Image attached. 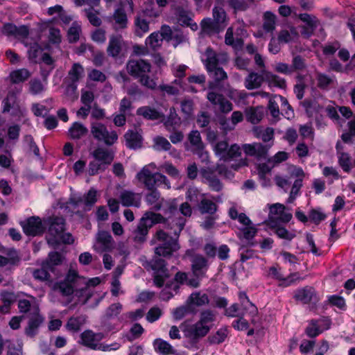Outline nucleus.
<instances>
[{
	"instance_id": "f257e3e1",
	"label": "nucleus",
	"mask_w": 355,
	"mask_h": 355,
	"mask_svg": "<svg viewBox=\"0 0 355 355\" xmlns=\"http://www.w3.org/2000/svg\"><path fill=\"white\" fill-rule=\"evenodd\" d=\"M162 209L166 217H164V221L161 223L164 224V227L170 230L169 233L175 238L169 236L162 230H158L155 238L160 244L155 248V253L158 257H168L180 249L178 239L184 229L186 219L180 216L175 200L171 201L164 200Z\"/></svg>"
},
{
	"instance_id": "f03ea898",
	"label": "nucleus",
	"mask_w": 355,
	"mask_h": 355,
	"mask_svg": "<svg viewBox=\"0 0 355 355\" xmlns=\"http://www.w3.org/2000/svg\"><path fill=\"white\" fill-rule=\"evenodd\" d=\"M100 283L99 277L87 280L79 276L76 271L69 270L63 280L54 284L53 290L63 297H71L75 294L79 298L80 302L85 304L93 295L91 287H94Z\"/></svg>"
},
{
	"instance_id": "7ed1b4c3",
	"label": "nucleus",
	"mask_w": 355,
	"mask_h": 355,
	"mask_svg": "<svg viewBox=\"0 0 355 355\" xmlns=\"http://www.w3.org/2000/svg\"><path fill=\"white\" fill-rule=\"evenodd\" d=\"M216 320V312L206 309L200 312L199 320L196 322L184 325L182 331L184 337L189 340V345L186 347L197 349V344L209 334Z\"/></svg>"
},
{
	"instance_id": "20e7f679",
	"label": "nucleus",
	"mask_w": 355,
	"mask_h": 355,
	"mask_svg": "<svg viewBox=\"0 0 355 355\" xmlns=\"http://www.w3.org/2000/svg\"><path fill=\"white\" fill-rule=\"evenodd\" d=\"M164 221V216L153 211L145 212L132 233V241L138 245L146 241L149 230L155 224Z\"/></svg>"
},
{
	"instance_id": "39448f33",
	"label": "nucleus",
	"mask_w": 355,
	"mask_h": 355,
	"mask_svg": "<svg viewBox=\"0 0 355 355\" xmlns=\"http://www.w3.org/2000/svg\"><path fill=\"white\" fill-rule=\"evenodd\" d=\"M272 144L263 145L261 143L246 144L243 145V150L246 155L254 157L258 160H267L273 164H279L288 158L285 151H279L273 157L268 158V153Z\"/></svg>"
},
{
	"instance_id": "423d86ee",
	"label": "nucleus",
	"mask_w": 355,
	"mask_h": 355,
	"mask_svg": "<svg viewBox=\"0 0 355 355\" xmlns=\"http://www.w3.org/2000/svg\"><path fill=\"white\" fill-rule=\"evenodd\" d=\"M260 72L261 74L256 72H250L246 76L244 85L248 89L259 88L264 80L268 83L270 87H277L279 88H284L286 87V81L284 78L266 69H262Z\"/></svg>"
},
{
	"instance_id": "0eeeda50",
	"label": "nucleus",
	"mask_w": 355,
	"mask_h": 355,
	"mask_svg": "<svg viewBox=\"0 0 355 355\" xmlns=\"http://www.w3.org/2000/svg\"><path fill=\"white\" fill-rule=\"evenodd\" d=\"M156 165L154 163L144 166L136 175L137 180L146 189H155L162 184H168L167 178L163 174L155 172Z\"/></svg>"
},
{
	"instance_id": "6e6552de",
	"label": "nucleus",
	"mask_w": 355,
	"mask_h": 355,
	"mask_svg": "<svg viewBox=\"0 0 355 355\" xmlns=\"http://www.w3.org/2000/svg\"><path fill=\"white\" fill-rule=\"evenodd\" d=\"M191 272L193 277L190 278L189 286L198 288L200 285V281L207 277L206 274L210 266L209 259L204 255L196 254L191 258Z\"/></svg>"
},
{
	"instance_id": "1a4fd4ad",
	"label": "nucleus",
	"mask_w": 355,
	"mask_h": 355,
	"mask_svg": "<svg viewBox=\"0 0 355 355\" xmlns=\"http://www.w3.org/2000/svg\"><path fill=\"white\" fill-rule=\"evenodd\" d=\"M147 270L153 271V282L156 286L161 288L164 286L166 279L169 277V272L166 268V261L158 257L153 258L144 265Z\"/></svg>"
},
{
	"instance_id": "9d476101",
	"label": "nucleus",
	"mask_w": 355,
	"mask_h": 355,
	"mask_svg": "<svg viewBox=\"0 0 355 355\" xmlns=\"http://www.w3.org/2000/svg\"><path fill=\"white\" fill-rule=\"evenodd\" d=\"M91 133L96 140L103 142L109 146L113 145L118 139V135L116 131H109L107 126L100 122L92 123Z\"/></svg>"
},
{
	"instance_id": "9b49d317",
	"label": "nucleus",
	"mask_w": 355,
	"mask_h": 355,
	"mask_svg": "<svg viewBox=\"0 0 355 355\" xmlns=\"http://www.w3.org/2000/svg\"><path fill=\"white\" fill-rule=\"evenodd\" d=\"M216 154L225 162H229L239 158L241 155V149L236 144H232L229 146L226 141L218 142L215 146Z\"/></svg>"
},
{
	"instance_id": "f8f14e48",
	"label": "nucleus",
	"mask_w": 355,
	"mask_h": 355,
	"mask_svg": "<svg viewBox=\"0 0 355 355\" xmlns=\"http://www.w3.org/2000/svg\"><path fill=\"white\" fill-rule=\"evenodd\" d=\"M105 338L103 333H95L92 330L84 331L80 336V343L89 349L100 350L103 343L101 341Z\"/></svg>"
},
{
	"instance_id": "ddd939ff",
	"label": "nucleus",
	"mask_w": 355,
	"mask_h": 355,
	"mask_svg": "<svg viewBox=\"0 0 355 355\" xmlns=\"http://www.w3.org/2000/svg\"><path fill=\"white\" fill-rule=\"evenodd\" d=\"M128 73L136 79L146 73H149L151 71V64L149 62L139 59L130 60L126 64Z\"/></svg>"
},
{
	"instance_id": "4468645a",
	"label": "nucleus",
	"mask_w": 355,
	"mask_h": 355,
	"mask_svg": "<svg viewBox=\"0 0 355 355\" xmlns=\"http://www.w3.org/2000/svg\"><path fill=\"white\" fill-rule=\"evenodd\" d=\"M293 298L303 304H315L319 301L315 289L310 286L297 288L294 293Z\"/></svg>"
},
{
	"instance_id": "2eb2a0df",
	"label": "nucleus",
	"mask_w": 355,
	"mask_h": 355,
	"mask_svg": "<svg viewBox=\"0 0 355 355\" xmlns=\"http://www.w3.org/2000/svg\"><path fill=\"white\" fill-rule=\"evenodd\" d=\"M268 277L280 282L279 286L287 287L292 285L297 279H299L297 273H291L287 277L282 272L281 268L279 266H271L268 270Z\"/></svg>"
},
{
	"instance_id": "dca6fc26",
	"label": "nucleus",
	"mask_w": 355,
	"mask_h": 355,
	"mask_svg": "<svg viewBox=\"0 0 355 355\" xmlns=\"http://www.w3.org/2000/svg\"><path fill=\"white\" fill-rule=\"evenodd\" d=\"M85 69L79 62L73 63L68 71L67 79L69 84L67 86V91L75 92L77 89L78 83L84 77Z\"/></svg>"
},
{
	"instance_id": "f3484780",
	"label": "nucleus",
	"mask_w": 355,
	"mask_h": 355,
	"mask_svg": "<svg viewBox=\"0 0 355 355\" xmlns=\"http://www.w3.org/2000/svg\"><path fill=\"white\" fill-rule=\"evenodd\" d=\"M207 99L215 107H217L223 113H228L233 109L232 103L223 94L210 91L207 94Z\"/></svg>"
},
{
	"instance_id": "a211bd4d",
	"label": "nucleus",
	"mask_w": 355,
	"mask_h": 355,
	"mask_svg": "<svg viewBox=\"0 0 355 355\" xmlns=\"http://www.w3.org/2000/svg\"><path fill=\"white\" fill-rule=\"evenodd\" d=\"M23 231L27 236H35L44 232L42 220L38 216H32L21 223Z\"/></svg>"
},
{
	"instance_id": "6ab92c4d",
	"label": "nucleus",
	"mask_w": 355,
	"mask_h": 355,
	"mask_svg": "<svg viewBox=\"0 0 355 355\" xmlns=\"http://www.w3.org/2000/svg\"><path fill=\"white\" fill-rule=\"evenodd\" d=\"M114 242L111 234L105 231L99 232L94 245V249L99 252L110 251L114 248Z\"/></svg>"
},
{
	"instance_id": "aec40b11",
	"label": "nucleus",
	"mask_w": 355,
	"mask_h": 355,
	"mask_svg": "<svg viewBox=\"0 0 355 355\" xmlns=\"http://www.w3.org/2000/svg\"><path fill=\"white\" fill-rule=\"evenodd\" d=\"M119 200L123 207H139L141 202V195L133 191L125 189L121 191Z\"/></svg>"
},
{
	"instance_id": "412c9836",
	"label": "nucleus",
	"mask_w": 355,
	"mask_h": 355,
	"mask_svg": "<svg viewBox=\"0 0 355 355\" xmlns=\"http://www.w3.org/2000/svg\"><path fill=\"white\" fill-rule=\"evenodd\" d=\"M92 157L99 162L106 168L114 159V152L103 147H98L92 153Z\"/></svg>"
},
{
	"instance_id": "4be33fe9",
	"label": "nucleus",
	"mask_w": 355,
	"mask_h": 355,
	"mask_svg": "<svg viewBox=\"0 0 355 355\" xmlns=\"http://www.w3.org/2000/svg\"><path fill=\"white\" fill-rule=\"evenodd\" d=\"M200 173L202 178V182L207 184L211 190L220 191L222 189L223 185L212 170L202 168Z\"/></svg>"
},
{
	"instance_id": "5701e85b",
	"label": "nucleus",
	"mask_w": 355,
	"mask_h": 355,
	"mask_svg": "<svg viewBox=\"0 0 355 355\" xmlns=\"http://www.w3.org/2000/svg\"><path fill=\"white\" fill-rule=\"evenodd\" d=\"M96 193L97 192L95 189H90L83 197L71 199V202L75 207L84 204L85 210L89 211L97 201Z\"/></svg>"
},
{
	"instance_id": "b1692460",
	"label": "nucleus",
	"mask_w": 355,
	"mask_h": 355,
	"mask_svg": "<svg viewBox=\"0 0 355 355\" xmlns=\"http://www.w3.org/2000/svg\"><path fill=\"white\" fill-rule=\"evenodd\" d=\"M124 46V41L121 35H112L110 37L107 48V55L114 58H117Z\"/></svg>"
},
{
	"instance_id": "393cba45",
	"label": "nucleus",
	"mask_w": 355,
	"mask_h": 355,
	"mask_svg": "<svg viewBox=\"0 0 355 355\" xmlns=\"http://www.w3.org/2000/svg\"><path fill=\"white\" fill-rule=\"evenodd\" d=\"M305 173L302 168L294 166L291 171V177H294L296 180L294 181L291 190V198L295 199L299 195L300 191L302 187L303 179Z\"/></svg>"
},
{
	"instance_id": "a878e982",
	"label": "nucleus",
	"mask_w": 355,
	"mask_h": 355,
	"mask_svg": "<svg viewBox=\"0 0 355 355\" xmlns=\"http://www.w3.org/2000/svg\"><path fill=\"white\" fill-rule=\"evenodd\" d=\"M65 230V219L62 217L55 216L51 219L49 227V233L53 237L50 239L49 243H53V241L62 234Z\"/></svg>"
},
{
	"instance_id": "bb28decb",
	"label": "nucleus",
	"mask_w": 355,
	"mask_h": 355,
	"mask_svg": "<svg viewBox=\"0 0 355 355\" xmlns=\"http://www.w3.org/2000/svg\"><path fill=\"white\" fill-rule=\"evenodd\" d=\"M148 190L150 192L146 195L145 200L146 203L152 206L151 209L154 211L161 210L163 206L164 199L161 198L159 191L157 190V188Z\"/></svg>"
},
{
	"instance_id": "cd10ccee",
	"label": "nucleus",
	"mask_w": 355,
	"mask_h": 355,
	"mask_svg": "<svg viewBox=\"0 0 355 355\" xmlns=\"http://www.w3.org/2000/svg\"><path fill=\"white\" fill-rule=\"evenodd\" d=\"M125 145L130 149H137L141 147L142 137L136 130H129L124 135Z\"/></svg>"
},
{
	"instance_id": "c85d7f7f",
	"label": "nucleus",
	"mask_w": 355,
	"mask_h": 355,
	"mask_svg": "<svg viewBox=\"0 0 355 355\" xmlns=\"http://www.w3.org/2000/svg\"><path fill=\"white\" fill-rule=\"evenodd\" d=\"M155 351L162 355H176L177 350L167 341L156 338L153 341Z\"/></svg>"
},
{
	"instance_id": "c756f323",
	"label": "nucleus",
	"mask_w": 355,
	"mask_h": 355,
	"mask_svg": "<svg viewBox=\"0 0 355 355\" xmlns=\"http://www.w3.org/2000/svg\"><path fill=\"white\" fill-rule=\"evenodd\" d=\"M211 78L214 81L209 83L210 89H217L220 86V82L227 78L226 72L221 67H216L211 71H208Z\"/></svg>"
},
{
	"instance_id": "7c9ffc66",
	"label": "nucleus",
	"mask_w": 355,
	"mask_h": 355,
	"mask_svg": "<svg viewBox=\"0 0 355 355\" xmlns=\"http://www.w3.org/2000/svg\"><path fill=\"white\" fill-rule=\"evenodd\" d=\"M198 209L202 214L213 215L217 211L218 206L211 199L204 196L201 198L200 202L198 204Z\"/></svg>"
},
{
	"instance_id": "2f4dec72",
	"label": "nucleus",
	"mask_w": 355,
	"mask_h": 355,
	"mask_svg": "<svg viewBox=\"0 0 355 355\" xmlns=\"http://www.w3.org/2000/svg\"><path fill=\"white\" fill-rule=\"evenodd\" d=\"M7 257L0 255V267L7 265L17 266L20 262V257L15 249H9L6 252Z\"/></svg>"
},
{
	"instance_id": "473e14b6",
	"label": "nucleus",
	"mask_w": 355,
	"mask_h": 355,
	"mask_svg": "<svg viewBox=\"0 0 355 355\" xmlns=\"http://www.w3.org/2000/svg\"><path fill=\"white\" fill-rule=\"evenodd\" d=\"M137 114L148 120H157L163 116V114L160 112L150 106L139 107L137 110Z\"/></svg>"
},
{
	"instance_id": "72a5a7b5",
	"label": "nucleus",
	"mask_w": 355,
	"mask_h": 355,
	"mask_svg": "<svg viewBox=\"0 0 355 355\" xmlns=\"http://www.w3.org/2000/svg\"><path fill=\"white\" fill-rule=\"evenodd\" d=\"M189 305H195L196 306H202L209 304V299L206 293L200 291L192 293L189 297L187 301Z\"/></svg>"
},
{
	"instance_id": "f704fd0d",
	"label": "nucleus",
	"mask_w": 355,
	"mask_h": 355,
	"mask_svg": "<svg viewBox=\"0 0 355 355\" xmlns=\"http://www.w3.org/2000/svg\"><path fill=\"white\" fill-rule=\"evenodd\" d=\"M245 116L248 121L257 124L261 121L263 116V108L261 107H251L246 110Z\"/></svg>"
},
{
	"instance_id": "c9c22d12",
	"label": "nucleus",
	"mask_w": 355,
	"mask_h": 355,
	"mask_svg": "<svg viewBox=\"0 0 355 355\" xmlns=\"http://www.w3.org/2000/svg\"><path fill=\"white\" fill-rule=\"evenodd\" d=\"M87 128L81 123L74 122L69 129V135L73 139H79L87 135Z\"/></svg>"
},
{
	"instance_id": "e433bc0d",
	"label": "nucleus",
	"mask_w": 355,
	"mask_h": 355,
	"mask_svg": "<svg viewBox=\"0 0 355 355\" xmlns=\"http://www.w3.org/2000/svg\"><path fill=\"white\" fill-rule=\"evenodd\" d=\"M336 150L338 158V163L345 172L350 171L352 168V163L350 156L348 153L340 152V145L336 144Z\"/></svg>"
},
{
	"instance_id": "4c0bfd02",
	"label": "nucleus",
	"mask_w": 355,
	"mask_h": 355,
	"mask_svg": "<svg viewBox=\"0 0 355 355\" xmlns=\"http://www.w3.org/2000/svg\"><path fill=\"white\" fill-rule=\"evenodd\" d=\"M162 41L159 32H153L146 37L145 44L148 48L157 51L161 47Z\"/></svg>"
},
{
	"instance_id": "58836bf2",
	"label": "nucleus",
	"mask_w": 355,
	"mask_h": 355,
	"mask_svg": "<svg viewBox=\"0 0 355 355\" xmlns=\"http://www.w3.org/2000/svg\"><path fill=\"white\" fill-rule=\"evenodd\" d=\"M114 28L116 29L124 28L127 26L128 18L124 10L121 8H117L114 15Z\"/></svg>"
},
{
	"instance_id": "ea45409f",
	"label": "nucleus",
	"mask_w": 355,
	"mask_h": 355,
	"mask_svg": "<svg viewBox=\"0 0 355 355\" xmlns=\"http://www.w3.org/2000/svg\"><path fill=\"white\" fill-rule=\"evenodd\" d=\"M228 335L227 327H221L216 332L208 337V341L211 345H218L223 343Z\"/></svg>"
},
{
	"instance_id": "a19ab883",
	"label": "nucleus",
	"mask_w": 355,
	"mask_h": 355,
	"mask_svg": "<svg viewBox=\"0 0 355 355\" xmlns=\"http://www.w3.org/2000/svg\"><path fill=\"white\" fill-rule=\"evenodd\" d=\"M201 32L205 35H211L219 31L220 27L210 18H206L201 21Z\"/></svg>"
},
{
	"instance_id": "79ce46f5",
	"label": "nucleus",
	"mask_w": 355,
	"mask_h": 355,
	"mask_svg": "<svg viewBox=\"0 0 355 355\" xmlns=\"http://www.w3.org/2000/svg\"><path fill=\"white\" fill-rule=\"evenodd\" d=\"M31 76L29 71L26 69H20L12 71L10 78L12 83L17 84L26 80Z\"/></svg>"
},
{
	"instance_id": "37998d69",
	"label": "nucleus",
	"mask_w": 355,
	"mask_h": 355,
	"mask_svg": "<svg viewBox=\"0 0 355 355\" xmlns=\"http://www.w3.org/2000/svg\"><path fill=\"white\" fill-rule=\"evenodd\" d=\"M149 31V23L146 19L137 17L135 21V33L137 36L141 37Z\"/></svg>"
},
{
	"instance_id": "c03bdc74",
	"label": "nucleus",
	"mask_w": 355,
	"mask_h": 355,
	"mask_svg": "<svg viewBox=\"0 0 355 355\" xmlns=\"http://www.w3.org/2000/svg\"><path fill=\"white\" fill-rule=\"evenodd\" d=\"M214 21L220 27L224 28L226 26V12L223 8L214 7L213 9Z\"/></svg>"
},
{
	"instance_id": "a18cd8bd",
	"label": "nucleus",
	"mask_w": 355,
	"mask_h": 355,
	"mask_svg": "<svg viewBox=\"0 0 355 355\" xmlns=\"http://www.w3.org/2000/svg\"><path fill=\"white\" fill-rule=\"evenodd\" d=\"M85 320L83 316L71 317L66 324V328L69 331L78 332L85 323Z\"/></svg>"
},
{
	"instance_id": "49530a36",
	"label": "nucleus",
	"mask_w": 355,
	"mask_h": 355,
	"mask_svg": "<svg viewBox=\"0 0 355 355\" xmlns=\"http://www.w3.org/2000/svg\"><path fill=\"white\" fill-rule=\"evenodd\" d=\"M20 92L21 89H17L16 93L13 92H8L6 98L3 101V112H9L11 107L19 102L17 94Z\"/></svg>"
},
{
	"instance_id": "de8ad7c7",
	"label": "nucleus",
	"mask_w": 355,
	"mask_h": 355,
	"mask_svg": "<svg viewBox=\"0 0 355 355\" xmlns=\"http://www.w3.org/2000/svg\"><path fill=\"white\" fill-rule=\"evenodd\" d=\"M276 16L272 12L267 11L263 15V28L266 32H272L275 28Z\"/></svg>"
},
{
	"instance_id": "09e8293b",
	"label": "nucleus",
	"mask_w": 355,
	"mask_h": 355,
	"mask_svg": "<svg viewBox=\"0 0 355 355\" xmlns=\"http://www.w3.org/2000/svg\"><path fill=\"white\" fill-rule=\"evenodd\" d=\"M171 147V143L164 137L157 136L153 139V148L157 151H167Z\"/></svg>"
},
{
	"instance_id": "8fccbe9b",
	"label": "nucleus",
	"mask_w": 355,
	"mask_h": 355,
	"mask_svg": "<svg viewBox=\"0 0 355 355\" xmlns=\"http://www.w3.org/2000/svg\"><path fill=\"white\" fill-rule=\"evenodd\" d=\"M0 295L1 299L3 302V306L0 307V311L1 312H4L5 310L7 311L9 309L10 304L15 301L16 297L13 292L7 291H1Z\"/></svg>"
},
{
	"instance_id": "3c124183",
	"label": "nucleus",
	"mask_w": 355,
	"mask_h": 355,
	"mask_svg": "<svg viewBox=\"0 0 355 355\" xmlns=\"http://www.w3.org/2000/svg\"><path fill=\"white\" fill-rule=\"evenodd\" d=\"M83 12L92 25L99 26L101 24L102 21L98 17V12L94 8L89 7L88 8H85Z\"/></svg>"
},
{
	"instance_id": "603ef678",
	"label": "nucleus",
	"mask_w": 355,
	"mask_h": 355,
	"mask_svg": "<svg viewBox=\"0 0 355 355\" xmlns=\"http://www.w3.org/2000/svg\"><path fill=\"white\" fill-rule=\"evenodd\" d=\"M188 140L196 150H201L203 149V143L198 130H192L188 135Z\"/></svg>"
},
{
	"instance_id": "864d4df0",
	"label": "nucleus",
	"mask_w": 355,
	"mask_h": 355,
	"mask_svg": "<svg viewBox=\"0 0 355 355\" xmlns=\"http://www.w3.org/2000/svg\"><path fill=\"white\" fill-rule=\"evenodd\" d=\"M207 194L201 193L196 187H190L186 192V198L192 203H199L201 198L206 196Z\"/></svg>"
},
{
	"instance_id": "5fc2aeb1",
	"label": "nucleus",
	"mask_w": 355,
	"mask_h": 355,
	"mask_svg": "<svg viewBox=\"0 0 355 355\" xmlns=\"http://www.w3.org/2000/svg\"><path fill=\"white\" fill-rule=\"evenodd\" d=\"M317 85L321 89H328L333 78L327 74L318 73L316 76Z\"/></svg>"
},
{
	"instance_id": "6e6d98bb",
	"label": "nucleus",
	"mask_w": 355,
	"mask_h": 355,
	"mask_svg": "<svg viewBox=\"0 0 355 355\" xmlns=\"http://www.w3.org/2000/svg\"><path fill=\"white\" fill-rule=\"evenodd\" d=\"M81 27L77 22H73L68 31V40L70 43L76 42L79 40Z\"/></svg>"
},
{
	"instance_id": "4d7b16f0",
	"label": "nucleus",
	"mask_w": 355,
	"mask_h": 355,
	"mask_svg": "<svg viewBox=\"0 0 355 355\" xmlns=\"http://www.w3.org/2000/svg\"><path fill=\"white\" fill-rule=\"evenodd\" d=\"M41 323L42 320L39 317L31 318L26 329V334L29 336H34Z\"/></svg>"
},
{
	"instance_id": "13d9d810",
	"label": "nucleus",
	"mask_w": 355,
	"mask_h": 355,
	"mask_svg": "<svg viewBox=\"0 0 355 355\" xmlns=\"http://www.w3.org/2000/svg\"><path fill=\"white\" fill-rule=\"evenodd\" d=\"M106 169V168L103 166L96 159L91 161L89 163L87 173L89 176H94L97 175L99 172H103Z\"/></svg>"
},
{
	"instance_id": "bf43d9fd",
	"label": "nucleus",
	"mask_w": 355,
	"mask_h": 355,
	"mask_svg": "<svg viewBox=\"0 0 355 355\" xmlns=\"http://www.w3.org/2000/svg\"><path fill=\"white\" fill-rule=\"evenodd\" d=\"M225 42L226 44L233 47L241 46L243 44L242 39H236V41L234 40L233 28L232 27L228 28L226 31Z\"/></svg>"
},
{
	"instance_id": "052dcab7",
	"label": "nucleus",
	"mask_w": 355,
	"mask_h": 355,
	"mask_svg": "<svg viewBox=\"0 0 355 355\" xmlns=\"http://www.w3.org/2000/svg\"><path fill=\"white\" fill-rule=\"evenodd\" d=\"M309 218L311 221L318 225L326 218V214L320 208L312 209L309 213Z\"/></svg>"
},
{
	"instance_id": "680f3d73",
	"label": "nucleus",
	"mask_w": 355,
	"mask_h": 355,
	"mask_svg": "<svg viewBox=\"0 0 355 355\" xmlns=\"http://www.w3.org/2000/svg\"><path fill=\"white\" fill-rule=\"evenodd\" d=\"M340 48L338 41L327 42L322 46V53L325 56L333 55Z\"/></svg>"
},
{
	"instance_id": "e2e57ef3",
	"label": "nucleus",
	"mask_w": 355,
	"mask_h": 355,
	"mask_svg": "<svg viewBox=\"0 0 355 355\" xmlns=\"http://www.w3.org/2000/svg\"><path fill=\"white\" fill-rule=\"evenodd\" d=\"M202 250L205 254V257L207 259H214L216 257L217 247L215 243L209 242L205 243Z\"/></svg>"
},
{
	"instance_id": "0e129e2a",
	"label": "nucleus",
	"mask_w": 355,
	"mask_h": 355,
	"mask_svg": "<svg viewBox=\"0 0 355 355\" xmlns=\"http://www.w3.org/2000/svg\"><path fill=\"white\" fill-rule=\"evenodd\" d=\"M191 312L192 309L189 304L181 306L173 310V316L175 320H179Z\"/></svg>"
},
{
	"instance_id": "69168bd1",
	"label": "nucleus",
	"mask_w": 355,
	"mask_h": 355,
	"mask_svg": "<svg viewBox=\"0 0 355 355\" xmlns=\"http://www.w3.org/2000/svg\"><path fill=\"white\" fill-rule=\"evenodd\" d=\"M240 257L242 262H245L250 259L259 257L257 252L247 248H242L240 249Z\"/></svg>"
},
{
	"instance_id": "338daca9",
	"label": "nucleus",
	"mask_w": 355,
	"mask_h": 355,
	"mask_svg": "<svg viewBox=\"0 0 355 355\" xmlns=\"http://www.w3.org/2000/svg\"><path fill=\"white\" fill-rule=\"evenodd\" d=\"M46 264H43L41 268L34 270L33 276L35 279L46 281L50 278V274L46 269Z\"/></svg>"
},
{
	"instance_id": "774afa93",
	"label": "nucleus",
	"mask_w": 355,
	"mask_h": 355,
	"mask_svg": "<svg viewBox=\"0 0 355 355\" xmlns=\"http://www.w3.org/2000/svg\"><path fill=\"white\" fill-rule=\"evenodd\" d=\"M305 332L309 338H315L321 334L322 331L320 329L317 321L313 320L306 328Z\"/></svg>"
}]
</instances>
